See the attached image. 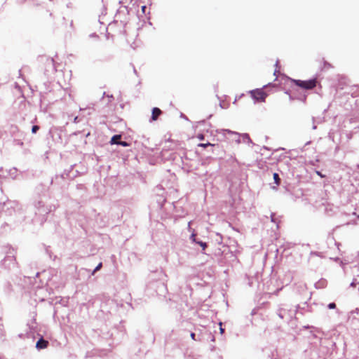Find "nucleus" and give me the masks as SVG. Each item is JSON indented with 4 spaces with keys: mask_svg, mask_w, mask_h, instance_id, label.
Segmentation results:
<instances>
[{
    "mask_svg": "<svg viewBox=\"0 0 359 359\" xmlns=\"http://www.w3.org/2000/svg\"><path fill=\"white\" fill-rule=\"evenodd\" d=\"M306 99V95H304V97H303V101H305Z\"/></svg>",
    "mask_w": 359,
    "mask_h": 359,
    "instance_id": "19",
    "label": "nucleus"
},
{
    "mask_svg": "<svg viewBox=\"0 0 359 359\" xmlns=\"http://www.w3.org/2000/svg\"><path fill=\"white\" fill-rule=\"evenodd\" d=\"M291 82L294 83L295 86L304 90H312L320 83L316 78L306 81L299 79H292Z\"/></svg>",
    "mask_w": 359,
    "mask_h": 359,
    "instance_id": "1",
    "label": "nucleus"
},
{
    "mask_svg": "<svg viewBox=\"0 0 359 359\" xmlns=\"http://www.w3.org/2000/svg\"><path fill=\"white\" fill-rule=\"evenodd\" d=\"M161 114H162V111L159 108H158V107L153 108L152 114H151V120L156 121L158 119V118L159 117V116H161Z\"/></svg>",
    "mask_w": 359,
    "mask_h": 359,
    "instance_id": "3",
    "label": "nucleus"
},
{
    "mask_svg": "<svg viewBox=\"0 0 359 359\" xmlns=\"http://www.w3.org/2000/svg\"><path fill=\"white\" fill-rule=\"evenodd\" d=\"M198 147H203V148H206L208 146H213V144H210V143H200L198 144Z\"/></svg>",
    "mask_w": 359,
    "mask_h": 359,
    "instance_id": "7",
    "label": "nucleus"
},
{
    "mask_svg": "<svg viewBox=\"0 0 359 359\" xmlns=\"http://www.w3.org/2000/svg\"><path fill=\"white\" fill-rule=\"evenodd\" d=\"M48 345V341L43 339V338H41L37 342H36V347L38 348V349H43V348H47Z\"/></svg>",
    "mask_w": 359,
    "mask_h": 359,
    "instance_id": "4",
    "label": "nucleus"
},
{
    "mask_svg": "<svg viewBox=\"0 0 359 359\" xmlns=\"http://www.w3.org/2000/svg\"><path fill=\"white\" fill-rule=\"evenodd\" d=\"M102 263H100L95 269V270L93 271V274H94L97 271L100 270L102 267Z\"/></svg>",
    "mask_w": 359,
    "mask_h": 359,
    "instance_id": "9",
    "label": "nucleus"
},
{
    "mask_svg": "<svg viewBox=\"0 0 359 359\" xmlns=\"http://www.w3.org/2000/svg\"><path fill=\"white\" fill-rule=\"evenodd\" d=\"M328 308L330 309H335L336 308L335 303H330V304H328Z\"/></svg>",
    "mask_w": 359,
    "mask_h": 359,
    "instance_id": "12",
    "label": "nucleus"
},
{
    "mask_svg": "<svg viewBox=\"0 0 359 359\" xmlns=\"http://www.w3.org/2000/svg\"><path fill=\"white\" fill-rule=\"evenodd\" d=\"M197 138H198V140H204V138H205V136H204V135H203V134H198V135H197Z\"/></svg>",
    "mask_w": 359,
    "mask_h": 359,
    "instance_id": "13",
    "label": "nucleus"
},
{
    "mask_svg": "<svg viewBox=\"0 0 359 359\" xmlns=\"http://www.w3.org/2000/svg\"><path fill=\"white\" fill-rule=\"evenodd\" d=\"M249 93L254 100L261 102H265V100L268 96V93H266L263 88H257L250 90Z\"/></svg>",
    "mask_w": 359,
    "mask_h": 359,
    "instance_id": "2",
    "label": "nucleus"
},
{
    "mask_svg": "<svg viewBox=\"0 0 359 359\" xmlns=\"http://www.w3.org/2000/svg\"><path fill=\"white\" fill-rule=\"evenodd\" d=\"M39 130V127L38 126H34L32 128V132L33 133H36Z\"/></svg>",
    "mask_w": 359,
    "mask_h": 359,
    "instance_id": "8",
    "label": "nucleus"
},
{
    "mask_svg": "<svg viewBox=\"0 0 359 359\" xmlns=\"http://www.w3.org/2000/svg\"><path fill=\"white\" fill-rule=\"evenodd\" d=\"M121 137V136L120 135H116L113 136L111 140V144H118V140H120Z\"/></svg>",
    "mask_w": 359,
    "mask_h": 359,
    "instance_id": "5",
    "label": "nucleus"
},
{
    "mask_svg": "<svg viewBox=\"0 0 359 359\" xmlns=\"http://www.w3.org/2000/svg\"><path fill=\"white\" fill-rule=\"evenodd\" d=\"M145 8H146V6H144L142 7V9L143 12H144V9Z\"/></svg>",
    "mask_w": 359,
    "mask_h": 359,
    "instance_id": "18",
    "label": "nucleus"
},
{
    "mask_svg": "<svg viewBox=\"0 0 359 359\" xmlns=\"http://www.w3.org/2000/svg\"><path fill=\"white\" fill-rule=\"evenodd\" d=\"M195 337H196V334H195L194 333H191V337L194 340H195Z\"/></svg>",
    "mask_w": 359,
    "mask_h": 359,
    "instance_id": "17",
    "label": "nucleus"
},
{
    "mask_svg": "<svg viewBox=\"0 0 359 359\" xmlns=\"http://www.w3.org/2000/svg\"><path fill=\"white\" fill-rule=\"evenodd\" d=\"M316 173L318 175H319L320 177H325V175H323V174H321L320 172L319 171H316Z\"/></svg>",
    "mask_w": 359,
    "mask_h": 359,
    "instance_id": "16",
    "label": "nucleus"
},
{
    "mask_svg": "<svg viewBox=\"0 0 359 359\" xmlns=\"http://www.w3.org/2000/svg\"><path fill=\"white\" fill-rule=\"evenodd\" d=\"M222 323H219V326H220V332L221 334H223L224 332V330L222 327Z\"/></svg>",
    "mask_w": 359,
    "mask_h": 359,
    "instance_id": "15",
    "label": "nucleus"
},
{
    "mask_svg": "<svg viewBox=\"0 0 359 359\" xmlns=\"http://www.w3.org/2000/svg\"><path fill=\"white\" fill-rule=\"evenodd\" d=\"M90 37L95 39V40H97L99 36L98 35H97L96 34H92L90 35Z\"/></svg>",
    "mask_w": 359,
    "mask_h": 359,
    "instance_id": "11",
    "label": "nucleus"
},
{
    "mask_svg": "<svg viewBox=\"0 0 359 359\" xmlns=\"http://www.w3.org/2000/svg\"><path fill=\"white\" fill-rule=\"evenodd\" d=\"M198 243L203 248V250H205L207 248V244L203 242H198Z\"/></svg>",
    "mask_w": 359,
    "mask_h": 359,
    "instance_id": "10",
    "label": "nucleus"
},
{
    "mask_svg": "<svg viewBox=\"0 0 359 359\" xmlns=\"http://www.w3.org/2000/svg\"><path fill=\"white\" fill-rule=\"evenodd\" d=\"M118 144H120V145H122L123 147H126L128 146V143L126 142H118Z\"/></svg>",
    "mask_w": 359,
    "mask_h": 359,
    "instance_id": "14",
    "label": "nucleus"
},
{
    "mask_svg": "<svg viewBox=\"0 0 359 359\" xmlns=\"http://www.w3.org/2000/svg\"><path fill=\"white\" fill-rule=\"evenodd\" d=\"M273 179L276 185H279L280 183V179L278 173H273Z\"/></svg>",
    "mask_w": 359,
    "mask_h": 359,
    "instance_id": "6",
    "label": "nucleus"
}]
</instances>
